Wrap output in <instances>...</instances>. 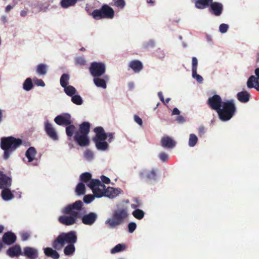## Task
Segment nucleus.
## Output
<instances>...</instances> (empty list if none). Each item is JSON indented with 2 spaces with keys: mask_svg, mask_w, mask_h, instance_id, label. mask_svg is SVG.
Masks as SVG:
<instances>
[{
  "mask_svg": "<svg viewBox=\"0 0 259 259\" xmlns=\"http://www.w3.org/2000/svg\"><path fill=\"white\" fill-rule=\"evenodd\" d=\"M33 83L30 78H27L23 83V88L24 90L29 91L33 88Z\"/></svg>",
  "mask_w": 259,
  "mask_h": 259,
  "instance_id": "nucleus-40",
  "label": "nucleus"
},
{
  "mask_svg": "<svg viewBox=\"0 0 259 259\" xmlns=\"http://www.w3.org/2000/svg\"><path fill=\"white\" fill-rule=\"evenodd\" d=\"M77 238L76 232L73 231L68 233H61L52 242L53 247L57 250H61L64 247L66 244L76 243Z\"/></svg>",
  "mask_w": 259,
  "mask_h": 259,
  "instance_id": "nucleus-3",
  "label": "nucleus"
},
{
  "mask_svg": "<svg viewBox=\"0 0 259 259\" xmlns=\"http://www.w3.org/2000/svg\"><path fill=\"white\" fill-rule=\"evenodd\" d=\"M228 28L229 26L227 24L223 23L220 25L219 30L221 33H224L227 31Z\"/></svg>",
  "mask_w": 259,
  "mask_h": 259,
  "instance_id": "nucleus-50",
  "label": "nucleus"
},
{
  "mask_svg": "<svg viewBox=\"0 0 259 259\" xmlns=\"http://www.w3.org/2000/svg\"><path fill=\"white\" fill-rule=\"evenodd\" d=\"M22 144V140L10 136L1 139V147L4 150L3 158L7 160L12 153Z\"/></svg>",
  "mask_w": 259,
  "mask_h": 259,
  "instance_id": "nucleus-2",
  "label": "nucleus"
},
{
  "mask_svg": "<svg viewBox=\"0 0 259 259\" xmlns=\"http://www.w3.org/2000/svg\"><path fill=\"white\" fill-rule=\"evenodd\" d=\"M22 255L26 256L29 259H35L38 257V252L37 250L34 248L26 247L24 248Z\"/></svg>",
  "mask_w": 259,
  "mask_h": 259,
  "instance_id": "nucleus-16",
  "label": "nucleus"
},
{
  "mask_svg": "<svg viewBox=\"0 0 259 259\" xmlns=\"http://www.w3.org/2000/svg\"><path fill=\"white\" fill-rule=\"evenodd\" d=\"M255 76L251 75L247 81V87L249 89L254 88L259 92V68L254 70Z\"/></svg>",
  "mask_w": 259,
  "mask_h": 259,
  "instance_id": "nucleus-9",
  "label": "nucleus"
},
{
  "mask_svg": "<svg viewBox=\"0 0 259 259\" xmlns=\"http://www.w3.org/2000/svg\"><path fill=\"white\" fill-rule=\"evenodd\" d=\"M236 112V107L234 101L233 100H230L223 102L217 113L222 121H226L231 119Z\"/></svg>",
  "mask_w": 259,
  "mask_h": 259,
  "instance_id": "nucleus-4",
  "label": "nucleus"
},
{
  "mask_svg": "<svg viewBox=\"0 0 259 259\" xmlns=\"http://www.w3.org/2000/svg\"><path fill=\"white\" fill-rule=\"evenodd\" d=\"M137 225L135 223L131 222L128 225V229L130 233H133L136 229Z\"/></svg>",
  "mask_w": 259,
  "mask_h": 259,
  "instance_id": "nucleus-52",
  "label": "nucleus"
},
{
  "mask_svg": "<svg viewBox=\"0 0 259 259\" xmlns=\"http://www.w3.org/2000/svg\"><path fill=\"white\" fill-rule=\"evenodd\" d=\"M124 244H118L111 250V253H115L120 252L125 248Z\"/></svg>",
  "mask_w": 259,
  "mask_h": 259,
  "instance_id": "nucleus-44",
  "label": "nucleus"
},
{
  "mask_svg": "<svg viewBox=\"0 0 259 259\" xmlns=\"http://www.w3.org/2000/svg\"><path fill=\"white\" fill-rule=\"evenodd\" d=\"M106 186L100 181V184L97 187L96 190H94V195L97 197H101L104 196V194L106 191Z\"/></svg>",
  "mask_w": 259,
  "mask_h": 259,
  "instance_id": "nucleus-27",
  "label": "nucleus"
},
{
  "mask_svg": "<svg viewBox=\"0 0 259 259\" xmlns=\"http://www.w3.org/2000/svg\"><path fill=\"white\" fill-rule=\"evenodd\" d=\"M106 135H107V138L109 137L108 139V141L110 143L112 141V140L114 138L113 134L112 133H106Z\"/></svg>",
  "mask_w": 259,
  "mask_h": 259,
  "instance_id": "nucleus-61",
  "label": "nucleus"
},
{
  "mask_svg": "<svg viewBox=\"0 0 259 259\" xmlns=\"http://www.w3.org/2000/svg\"><path fill=\"white\" fill-rule=\"evenodd\" d=\"M180 113V112L177 108H174V109L172 111V115H179Z\"/></svg>",
  "mask_w": 259,
  "mask_h": 259,
  "instance_id": "nucleus-62",
  "label": "nucleus"
},
{
  "mask_svg": "<svg viewBox=\"0 0 259 259\" xmlns=\"http://www.w3.org/2000/svg\"><path fill=\"white\" fill-rule=\"evenodd\" d=\"M221 96L219 95H214L208 98L207 104L212 110L218 112L223 104Z\"/></svg>",
  "mask_w": 259,
  "mask_h": 259,
  "instance_id": "nucleus-8",
  "label": "nucleus"
},
{
  "mask_svg": "<svg viewBox=\"0 0 259 259\" xmlns=\"http://www.w3.org/2000/svg\"><path fill=\"white\" fill-rule=\"evenodd\" d=\"M205 132V128L203 126H199L198 128V135L199 137H201L203 136L204 133Z\"/></svg>",
  "mask_w": 259,
  "mask_h": 259,
  "instance_id": "nucleus-58",
  "label": "nucleus"
},
{
  "mask_svg": "<svg viewBox=\"0 0 259 259\" xmlns=\"http://www.w3.org/2000/svg\"><path fill=\"white\" fill-rule=\"evenodd\" d=\"M54 121L59 125H69L72 123L71 116L69 114H65L56 116Z\"/></svg>",
  "mask_w": 259,
  "mask_h": 259,
  "instance_id": "nucleus-11",
  "label": "nucleus"
},
{
  "mask_svg": "<svg viewBox=\"0 0 259 259\" xmlns=\"http://www.w3.org/2000/svg\"><path fill=\"white\" fill-rule=\"evenodd\" d=\"M63 88L64 89L65 93L69 96H72L76 92L75 88L72 85H66Z\"/></svg>",
  "mask_w": 259,
  "mask_h": 259,
  "instance_id": "nucleus-39",
  "label": "nucleus"
},
{
  "mask_svg": "<svg viewBox=\"0 0 259 259\" xmlns=\"http://www.w3.org/2000/svg\"><path fill=\"white\" fill-rule=\"evenodd\" d=\"M129 67L136 73L139 72L143 68V65L142 62L138 60H135L131 61L129 64Z\"/></svg>",
  "mask_w": 259,
  "mask_h": 259,
  "instance_id": "nucleus-21",
  "label": "nucleus"
},
{
  "mask_svg": "<svg viewBox=\"0 0 259 259\" xmlns=\"http://www.w3.org/2000/svg\"><path fill=\"white\" fill-rule=\"evenodd\" d=\"M100 184V181L98 179H93L91 180L89 183L87 184L88 186L90 187L93 191L94 193V190H96V189L98 186H99V184Z\"/></svg>",
  "mask_w": 259,
  "mask_h": 259,
  "instance_id": "nucleus-37",
  "label": "nucleus"
},
{
  "mask_svg": "<svg viewBox=\"0 0 259 259\" xmlns=\"http://www.w3.org/2000/svg\"><path fill=\"white\" fill-rule=\"evenodd\" d=\"M7 253L11 257H18L20 255H22L21 247L19 245H15L10 247L7 250Z\"/></svg>",
  "mask_w": 259,
  "mask_h": 259,
  "instance_id": "nucleus-17",
  "label": "nucleus"
},
{
  "mask_svg": "<svg viewBox=\"0 0 259 259\" xmlns=\"http://www.w3.org/2000/svg\"><path fill=\"white\" fill-rule=\"evenodd\" d=\"M2 198L5 201H8L14 198V195L10 189L4 188L1 193Z\"/></svg>",
  "mask_w": 259,
  "mask_h": 259,
  "instance_id": "nucleus-31",
  "label": "nucleus"
},
{
  "mask_svg": "<svg viewBox=\"0 0 259 259\" xmlns=\"http://www.w3.org/2000/svg\"><path fill=\"white\" fill-rule=\"evenodd\" d=\"M72 102L77 105H80L82 103V100L79 95H73L71 96Z\"/></svg>",
  "mask_w": 259,
  "mask_h": 259,
  "instance_id": "nucleus-45",
  "label": "nucleus"
},
{
  "mask_svg": "<svg viewBox=\"0 0 259 259\" xmlns=\"http://www.w3.org/2000/svg\"><path fill=\"white\" fill-rule=\"evenodd\" d=\"M159 157L163 162H166L168 160V156L165 152H161L159 154Z\"/></svg>",
  "mask_w": 259,
  "mask_h": 259,
  "instance_id": "nucleus-54",
  "label": "nucleus"
},
{
  "mask_svg": "<svg viewBox=\"0 0 259 259\" xmlns=\"http://www.w3.org/2000/svg\"><path fill=\"white\" fill-rule=\"evenodd\" d=\"M77 0H61L60 2V6L63 8H68L70 7L75 5Z\"/></svg>",
  "mask_w": 259,
  "mask_h": 259,
  "instance_id": "nucleus-32",
  "label": "nucleus"
},
{
  "mask_svg": "<svg viewBox=\"0 0 259 259\" xmlns=\"http://www.w3.org/2000/svg\"><path fill=\"white\" fill-rule=\"evenodd\" d=\"M250 97V94L246 91L239 92L237 94V99L241 103L247 102L249 100Z\"/></svg>",
  "mask_w": 259,
  "mask_h": 259,
  "instance_id": "nucleus-25",
  "label": "nucleus"
},
{
  "mask_svg": "<svg viewBox=\"0 0 259 259\" xmlns=\"http://www.w3.org/2000/svg\"><path fill=\"white\" fill-rule=\"evenodd\" d=\"M17 239L16 235L12 232H7L3 236V242L8 245H10L14 243Z\"/></svg>",
  "mask_w": 259,
  "mask_h": 259,
  "instance_id": "nucleus-14",
  "label": "nucleus"
},
{
  "mask_svg": "<svg viewBox=\"0 0 259 259\" xmlns=\"http://www.w3.org/2000/svg\"><path fill=\"white\" fill-rule=\"evenodd\" d=\"M75 243L68 244L64 249V253L66 255H72L75 250V247L74 245Z\"/></svg>",
  "mask_w": 259,
  "mask_h": 259,
  "instance_id": "nucleus-33",
  "label": "nucleus"
},
{
  "mask_svg": "<svg viewBox=\"0 0 259 259\" xmlns=\"http://www.w3.org/2000/svg\"><path fill=\"white\" fill-rule=\"evenodd\" d=\"M83 205L81 200H77L72 204L67 205L62 209L65 215L60 216L59 222L65 226H71L75 224L78 218H81L82 223L86 225L92 226L97 220L98 215L94 212L82 214L80 213Z\"/></svg>",
  "mask_w": 259,
  "mask_h": 259,
  "instance_id": "nucleus-1",
  "label": "nucleus"
},
{
  "mask_svg": "<svg viewBox=\"0 0 259 259\" xmlns=\"http://www.w3.org/2000/svg\"><path fill=\"white\" fill-rule=\"evenodd\" d=\"M45 131L47 135L53 140H57L58 137L55 129L53 127L52 124L48 122L45 123Z\"/></svg>",
  "mask_w": 259,
  "mask_h": 259,
  "instance_id": "nucleus-15",
  "label": "nucleus"
},
{
  "mask_svg": "<svg viewBox=\"0 0 259 259\" xmlns=\"http://www.w3.org/2000/svg\"><path fill=\"white\" fill-rule=\"evenodd\" d=\"M120 190V189H115L109 187L106 189L104 195L109 198H114L119 194Z\"/></svg>",
  "mask_w": 259,
  "mask_h": 259,
  "instance_id": "nucleus-24",
  "label": "nucleus"
},
{
  "mask_svg": "<svg viewBox=\"0 0 259 259\" xmlns=\"http://www.w3.org/2000/svg\"><path fill=\"white\" fill-rule=\"evenodd\" d=\"M157 53H159V54L157 55V56L161 58H164V54L162 51H161L160 49L158 50Z\"/></svg>",
  "mask_w": 259,
  "mask_h": 259,
  "instance_id": "nucleus-64",
  "label": "nucleus"
},
{
  "mask_svg": "<svg viewBox=\"0 0 259 259\" xmlns=\"http://www.w3.org/2000/svg\"><path fill=\"white\" fill-rule=\"evenodd\" d=\"M66 133L67 136L71 138L73 136V134L76 133V128L75 125L71 124H69V125H66Z\"/></svg>",
  "mask_w": 259,
  "mask_h": 259,
  "instance_id": "nucleus-35",
  "label": "nucleus"
},
{
  "mask_svg": "<svg viewBox=\"0 0 259 259\" xmlns=\"http://www.w3.org/2000/svg\"><path fill=\"white\" fill-rule=\"evenodd\" d=\"M89 15L95 20H100L104 18L112 19L114 16L113 9L108 5H103L100 9L94 10Z\"/></svg>",
  "mask_w": 259,
  "mask_h": 259,
  "instance_id": "nucleus-6",
  "label": "nucleus"
},
{
  "mask_svg": "<svg viewBox=\"0 0 259 259\" xmlns=\"http://www.w3.org/2000/svg\"><path fill=\"white\" fill-rule=\"evenodd\" d=\"M30 237V235L27 232H23L21 234V238L23 241L27 240Z\"/></svg>",
  "mask_w": 259,
  "mask_h": 259,
  "instance_id": "nucleus-56",
  "label": "nucleus"
},
{
  "mask_svg": "<svg viewBox=\"0 0 259 259\" xmlns=\"http://www.w3.org/2000/svg\"><path fill=\"white\" fill-rule=\"evenodd\" d=\"M11 185V179L0 171V189L7 188Z\"/></svg>",
  "mask_w": 259,
  "mask_h": 259,
  "instance_id": "nucleus-18",
  "label": "nucleus"
},
{
  "mask_svg": "<svg viewBox=\"0 0 259 259\" xmlns=\"http://www.w3.org/2000/svg\"><path fill=\"white\" fill-rule=\"evenodd\" d=\"M198 142L197 137L194 134H191L189 139V146L190 147L195 146Z\"/></svg>",
  "mask_w": 259,
  "mask_h": 259,
  "instance_id": "nucleus-42",
  "label": "nucleus"
},
{
  "mask_svg": "<svg viewBox=\"0 0 259 259\" xmlns=\"http://www.w3.org/2000/svg\"><path fill=\"white\" fill-rule=\"evenodd\" d=\"M132 214L137 219L141 220L144 218L145 213L141 209H136L133 211Z\"/></svg>",
  "mask_w": 259,
  "mask_h": 259,
  "instance_id": "nucleus-41",
  "label": "nucleus"
},
{
  "mask_svg": "<svg viewBox=\"0 0 259 259\" xmlns=\"http://www.w3.org/2000/svg\"><path fill=\"white\" fill-rule=\"evenodd\" d=\"M210 10L215 16H220L223 11V5L222 4L217 2H212L210 5Z\"/></svg>",
  "mask_w": 259,
  "mask_h": 259,
  "instance_id": "nucleus-19",
  "label": "nucleus"
},
{
  "mask_svg": "<svg viewBox=\"0 0 259 259\" xmlns=\"http://www.w3.org/2000/svg\"><path fill=\"white\" fill-rule=\"evenodd\" d=\"M134 120L140 125H142V123H143L142 120L139 116H138L137 115H134Z\"/></svg>",
  "mask_w": 259,
  "mask_h": 259,
  "instance_id": "nucleus-59",
  "label": "nucleus"
},
{
  "mask_svg": "<svg viewBox=\"0 0 259 259\" xmlns=\"http://www.w3.org/2000/svg\"><path fill=\"white\" fill-rule=\"evenodd\" d=\"M97 149L102 151H106L109 148L108 143L105 141H94Z\"/></svg>",
  "mask_w": 259,
  "mask_h": 259,
  "instance_id": "nucleus-30",
  "label": "nucleus"
},
{
  "mask_svg": "<svg viewBox=\"0 0 259 259\" xmlns=\"http://www.w3.org/2000/svg\"><path fill=\"white\" fill-rule=\"evenodd\" d=\"M69 79L70 76L68 74L64 73L62 75L60 80V84L62 87L65 88L66 85H68Z\"/></svg>",
  "mask_w": 259,
  "mask_h": 259,
  "instance_id": "nucleus-36",
  "label": "nucleus"
},
{
  "mask_svg": "<svg viewBox=\"0 0 259 259\" xmlns=\"http://www.w3.org/2000/svg\"><path fill=\"white\" fill-rule=\"evenodd\" d=\"M140 178L148 181L155 180L156 171L154 169L151 170L144 169L140 172Z\"/></svg>",
  "mask_w": 259,
  "mask_h": 259,
  "instance_id": "nucleus-12",
  "label": "nucleus"
},
{
  "mask_svg": "<svg viewBox=\"0 0 259 259\" xmlns=\"http://www.w3.org/2000/svg\"><path fill=\"white\" fill-rule=\"evenodd\" d=\"M90 72L94 77H100L105 72L106 67L103 63L94 62L91 63Z\"/></svg>",
  "mask_w": 259,
  "mask_h": 259,
  "instance_id": "nucleus-7",
  "label": "nucleus"
},
{
  "mask_svg": "<svg viewBox=\"0 0 259 259\" xmlns=\"http://www.w3.org/2000/svg\"><path fill=\"white\" fill-rule=\"evenodd\" d=\"M161 145L164 148H172L176 145V142L168 136H164L161 140Z\"/></svg>",
  "mask_w": 259,
  "mask_h": 259,
  "instance_id": "nucleus-20",
  "label": "nucleus"
},
{
  "mask_svg": "<svg viewBox=\"0 0 259 259\" xmlns=\"http://www.w3.org/2000/svg\"><path fill=\"white\" fill-rule=\"evenodd\" d=\"M92 175L90 172H84L80 176V181L84 183H87L91 180Z\"/></svg>",
  "mask_w": 259,
  "mask_h": 259,
  "instance_id": "nucleus-43",
  "label": "nucleus"
},
{
  "mask_svg": "<svg viewBox=\"0 0 259 259\" xmlns=\"http://www.w3.org/2000/svg\"><path fill=\"white\" fill-rule=\"evenodd\" d=\"M34 83L37 86L44 87L45 85V83L44 81L41 79L38 78H34Z\"/></svg>",
  "mask_w": 259,
  "mask_h": 259,
  "instance_id": "nucleus-55",
  "label": "nucleus"
},
{
  "mask_svg": "<svg viewBox=\"0 0 259 259\" xmlns=\"http://www.w3.org/2000/svg\"><path fill=\"white\" fill-rule=\"evenodd\" d=\"M75 192L77 195H83L85 192V187L82 183H79L76 186Z\"/></svg>",
  "mask_w": 259,
  "mask_h": 259,
  "instance_id": "nucleus-38",
  "label": "nucleus"
},
{
  "mask_svg": "<svg viewBox=\"0 0 259 259\" xmlns=\"http://www.w3.org/2000/svg\"><path fill=\"white\" fill-rule=\"evenodd\" d=\"M155 45V42L152 40H150L147 42H145L143 44V48L146 49L153 48Z\"/></svg>",
  "mask_w": 259,
  "mask_h": 259,
  "instance_id": "nucleus-48",
  "label": "nucleus"
},
{
  "mask_svg": "<svg viewBox=\"0 0 259 259\" xmlns=\"http://www.w3.org/2000/svg\"><path fill=\"white\" fill-rule=\"evenodd\" d=\"M94 131L96 135L93 138V141H105L107 139V135L102 127H96L94 128Z\"/></svg>",
  "mask_w": 259,
  "mask_h": 259,
  "instance_id": "nucleus-13",
  "label": "nucleus"
},
{
  "mask_svg": "<svg viewBox=\"0 0 259 259\" xmlns=\"http://www.w3.org/2000/svg\"><path fill=\"white\" fill-rule=\"evenodd\" d=\"M76 63L80 65H85L86 61L84 58L82 57H78L75 59Z\"/></svg>",
  "mask_w": 259,
  "mask_h": 259,
  "instance_id": "nucleus-53",
  "label": "nucleus"
},
{
  "mask_svg": "<svg viewBox=\"0 0 259 259\" xmlns=\"http://www.w3.org/2000/svg\"><path fill=\"white\" fill-rule=\"evenodd\" d=\"M91 124L88 122H83L79 125V129L76 133L88 135L90 131Z\"/></svg>",
  "mask_w": 259,
  "mask_h": 259,
  "instance_id": "nucleus-22",
  "label": "nucleus"
},
{
  "mask_svg": "<svg viewBox=\"0 0 259 259\" xmlns=\"http://www.w3.org/2000/svg\"><path fill=\"white\" fill-rule=\"evenodd\" d=\"M176 120L179 122V123H183L184 122H185V119L184 118V117L182 116H178L177 118H176Z\"/></svg>",
  "mask_w": 259,
  "mask_h": 259,
  "instance_id": "nucleus-60",
  "label": "nucleus"
},
{
  "mask_svg": "<svg viewBox=\"0 0 259 259\" xmlns=\"http://www.w3.org/2000/svg\"><path fill=\"white\" fill-rule=\"evenodd\" d=\"M158 96L160 99V100L163 103H165V101H164V97H163V94L162 93V92H158Z\"/></svg>",
  "mask_w": 259,
  "mask_h": 259,
  "instance_id": "nucleus-63",
  "label": "nucleus"
},
{
  "mask_svg": "<svg viewBox=\"0 0 259 259\" xmlns=\"http://www.w3.org/2000/svg\"><path fill=\"white\" fill-rule=\"evenodd\" d=\"M94 199V196L92 195H87L83 197V201L85 203H90Z\"/></svg>",
  "mask_w": 259,
  "mask_h": 259,
  "instance_id": "nucleus-49",
  "label": "nucleus"
},
{
  "mask_svg": "<svg viewBox=\"0 0 259 259\" xmlns=\"http://www.w3.org/2000/svg\"><path fill=\"white\" fill-rule=\"evenodd\" d=\"M94 82L98 87L102 88L103 89L106 88V83L104 79L100 78L99 77H95L94 78Z\"/></svg>",
  "mask_w": 259,
  "mask_h": 259,
  "instance_id": "nucleus-34",
  "label": "nucleus"
},
{
  "mask_svg": "<svg viewBox=\"0 0 259 259\" xmlns=\"http://www.w3.org/2000/svg\"><path fill=\"white\" fill-rule=\"evenodd\" d=\"M128 215L127 207L119 208L113 211L112 218L107 220L105 223L108 224L110 228H115L122 224Z\"/></svg>",
  "mask_w": 259,
  "mask_h": 259,
  "instance_id": "nucleus-5",
  "label": "nucleus"
},
{
  "mask_svg": "<svg viewBox=\"0 0 259 259\" xmlns=\"http://www.w3.org/2000/svg\"><path fill=\"white\" fill-rule=\"evenodd\" d=\"M48 68V66L45 64H39L36 66V73L39 75H45L47 73Z\"/></svg>",
  "mask_w": 259,
  "mask_h": 259,
  "instance_id": "nucleus-29",
  "label": "nucleus"
},
{
  "mask_svg": "<svg viewBox=\"0 0 259 259\" xmlns=\"http://www.w3.org/2000/svg\"><path fill=\"white\" fill-rule=\"evenodd\" d=\"M192 77L199 83H201L203 81L202 77L197 73V71H195V73L194 71L192 72Z\"/></svg>",
  "mask_w": 259,
  "mask_h": 259,
  "instance_id": "nucleus-51",
  "label": "nucleus"
},
{
  "mask_svg": "<svg viewBox=\"0 0 259 259\" xmlns=\"http://www.w3.org/2000/svg\"><path fill=\"white\" fill-rule=\"evenodd\" d=\"M213 0H196L195 7L199 9H203L210 6Z\"/></svg>",
  "mask_w": 259,
  "mask_h": 259,
  "instance_id": "nucleus-26",
  "label": "nucleus"
},
{
  "mask_svg": "<svg viewBox=\"0 0 259 259\" xmlns=\"http://www.w3.org/2000/svg\"><path fill=\"white\" fill-rule=\"evenodd\" d=\"M74 141L80 146H88L90 144V140L88 135L75 133L74 136Z\"/></svg>",
  "mask_w": 259,
  "mask_h": 259,
  "instance_id": "nucleus-10",
  "label": "nucleus"
},
{
  "mask_svg": "<svg viewBox=\"0 0 259 259\" xmlns=\"http://www.w3.org/2000/svg\"><path fill=\"white\" fill-rule=\"evenodd\" d=\"M44 250L45 255L48 257H51L53 259H58L60 257V255L56 249L54 250L50 247H46Z\"/></svg>",
  "mask_w": 259,
  "mask_h": 259,
  "instance_id": "nucleus-23",
  "label": "nucleus"
},
{
  "mask_svg": "<svg viewBox=\"0 0 259 259\" xmlns=\"http://www.w3.org/2000/svg\"><path fill=\"white\" fill-rule=\"evenodd\" d=\"M197 65L198 60L196 57H194L192 59V72L194 71L195 73L197 69Z\"/></svg>",
  "mask_w": 259,
  "mask_h": 259,
  "instance_id": "nucleus-47",
  "label": "nucleus"
},
{
  "mask_svg": "<svg viewBox=\"0 0 259 259\" xmlns=\"http://www.w3.org/2000/svg\"><path fill=\"white\" fill-rule=\"evenodd\" d=\"M36 154V151L33 147H29L26 151L25 155L28 159V162H30L35 159Z\"/></svg>",
  "mask_w": 259,
  "mask_h": 259,
  "instance_id": "nucleus-28",
  "label": "nucleus"
},
{
  "mask_svg": "<svg viewBox=\"0 0 259 259\" xmlns=\"http://www.w3.org/2000/svg\"><path fill=\"white\" fill-rule=\"evenodd\" d=\"M101 179L102 181V183L106 184H108L110 183V180L108 177L105 176H102L101 177Z\"/></svg>",
  "mask_w": 259,
  "mask_h": 259,
  "instance_id": "nucleus-57",
  "label": "nucleus"
},
{
  "mask_svg": "<svg viewBox=\"0 0 259 259\" xmlns=\"http://www.w3.org/2000/svg\"><path fill=\"white\" fill-rule=\"evenodd\" d=\"M114 5L119 9H122L125 5L124 0H113Z\"/></svg>",
  "mask_w": 259,
  "mask_h": 259,
  "instance_id": "nucleus-46",
  "label": "nucleus"
}]
</instances>
